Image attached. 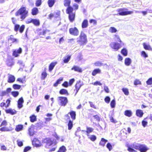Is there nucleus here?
<instances>
[{
	"label": "nucleus",
	"mask_w": 152,
	"mask_h": 152,
	"mask_svg": "<svg viewBox=\"0 0 152 152\" xmlns=\"http://www.w3.org/2000/svg\"><path fill=\"white\" fill-rule=\"evenodd\" d=\"M30 121L31 122H34L37 120L36 116L34 115H33L30 117Z\"/></svg>",
	"instance_id": "obj_38"
},
{
	"label": "nucleus",
	"mask_w": 152,
	"mask_h": 152,
	"mask_svg": "<svg viewBox=\"0 0 152 152\" xmlns=\"http://www.w3.org/2000/svg\"><path fill=\"white\" fill-rule=\"evenodd\" d=\"M64 5L65 6H68L67 7H71L70 6L71 3V0H64Z\"/></svg>",
	"instance_id": "obj_35"
},
{
	"label": "nucleus",
	"mask_w": 152,
	"mask_h": 152,
	"mask_svg": "<svg viewBox=\"0 0 152 152\" xmlns=\"http://www.w3.org/2000/svg\"><path fill=\"white\" fill-rule=\"evenodd\" d=\"M115 101L114 99H113L110 102V105L112 108H114L115 107Z\"/></svg>",
	"instance_id": "obj_46"
},
{
	"label": "nucleus",
	"mask_w": 152,
	"mask_h": 152,
	"mask_svg": "<svg viewBox=\"0 0 152 152\" xmlns=\"http://www.w3.org/2000/svg\"><path fill=\"white\" fill-rule=\"evenodd\" d=\"M38 140L36 138H34L33 140L32 141V144L35 145V146L36 147H39L41 146L42 144L41 142H39V143H36L37 141H38Z\"/></svg>",
	"instance_id": "obj_20"
},
{
	"label": "nucleus",
	"mask_w": 152,
	"mask_h": 152,
	"mask_svg": "<svg viewBox=\"0 0 152 152\" xmlns=\"http://www.w3.org/2000/svg\"><path fill=\"white\" fill-rule=\"evenodd\" d=\"M12 87L15 89H19L21 88V86L17 84H14L12 86Z\"/></svg>",
	"instance_id": "obj_48"
},
{
	"label": "nucleus",
	"mask_w": 152,
	"mask_h": 152,
	"mask_svg": "<svg viewBox=\"0 0 152 152\" xmlns=\"http://www.w3.org/2000/svg\"><path fill=\"white\" fill-rule=\"evenodd\" d=\"M124 45V43L123 42H121V43L117 42H112L110 44V47L114 49L115 51L118 50Z\"/></svg>",
	"instance_id": "obj_6"
},
{
	"label": "nucleus",
	"mask_w": 152,
	"mask_h": 152,
	"mask_svg": "<svg viewBox=\"0 0 152 152\" xmlns=\"http://www.w3.org/2000/svg\"><path fill=\"white\" fill-rule=\"evenodd\" d=\"M101 70L99 69H94L92 73V75L93 76H95L97 74L100 73Z\"/></svg>",
	"instance_id": "obj_36"
},
{
	"label": "nucleus",
	"mask_w": 152,
	"mask_h": 152,
	"mask_svg": "<svg viewBox=\"0 0 152 152\" xmlns=\"http://www.w3.org/2000/svg\"><path fill=\"white\" fill-rule=\"evenodd\" d=\"M23 102L24 100L22 97H21L19 99L18 101V107L19 109H21L23 107Z\"/></svg>",
	"instance_id": "obj_12"
},
{
	"label": "nucleus",
	"mask_w": 152,
	"mask_h": 152,
	"mask_svg": "<svg viewBox=\"0 0 152 152\" xmlns=\"http://www.w3.org/2000/svg\"><path fill=\"white\" fill-rule=\"evenodd\" d=\"M28 11L26 10L25 7L22 6L15 13L16 16L20 15V18L22 20L24 19L28 16Z\"/></svg>",
	"instance_id": "obj_1"
},
{
	"label": "nucleus",
	"mask_w": 152,
	"mask_h": 152,
	"mask_svg": "<svg viewBox=\"0 0 152 152\" xmlns=\"http://www.w3.org/2000/svg\"><path fill=\"white\" fill-rule=\"evenodd\" d=\"M128 150L130 152H136V151L134 150L133 148L130 147V146H129L128 148Z\"/></svg>",
	"instance_id": "obj_64"
},
{
	"label": "nucleus",
	"mask_w": 152,
	"mask_h": 152,
	"mask_svg": "<svg viewBox=\"0 0 152 152\" xmlns=\"http://www.w3.org/2000/svg\"><path fill=\"white\" fill-rule=\"evenodd\" d=\"M121 53L124 56H126L128 54V51L126 48H123L121 51Z\"/></svg>",
	"instance_id": "obj_37"
},
{
	"label": "nucleus",
	"mask_w": 152,
	"mask_h": 152,
	"mask_svg": "<svg viewBox=\"0 0 152 152\" xmlns=\"http://www.w3.org/2000/svg\"><path fill=\"white\" fill-rule=\"evenodd\" d=\"M62 86L66 88H67L69 86V84L68 82L65 81L62 84Z\"/></svg>",
	"instance_id": "obj_62"
},
{
	"label": "nucleus",
	"mask_w": 152,
	"mask_h": 152,
	"mask_svg": "<svg viewBox=\"0 0 152 152\" xmlns=\"http://www.w3.org/2000/svg\"><path fill=\"white\" fill-rule=\"evenodd\" d=\"M115 37L114 39L116 41L119 42L120 43H121V42H123L121 40L119 36L115 35Z\"/></svg>",
	"instance_id": "obj_51"
},
{
	"label": "nucleus",
	"mask_w": 152,
	"mask_h": 152,
	"mask_svg": "<svg viewBox=\"0 0 152 152\" xmlns=\"http://www.w3.org/2000/svg\"><path fill=\"white\" fill-rule=\"evenodd\" d=\"M0 131L2 132L9 131L10 130L8 128L6 127H3L0 128Z\"/></svg>",
	"instance_id": "obj_52"
},
{
	"label": "nucleus",
	"mask_w": 152,
	"mask_h": 152,
	"mask_svg": "<svg viewBox=\"0 0 152 152\" xmlns=\"http://www.w3.org/2000/svg\"><path fill=\"white\" fill-rule=\"evenodd\" d=\"M75 80L74 78H72L70 79L69 80V86L72 85L73 83L74 82Z\"/></svg>",
	"instance_id": "obj_63"
},
{
	"label": "nucleus",
	"mask_w": 152,
	"mask_h": 152,
	"mask_svg": "<svg viewBox=\"0 0 152 152\" xmlns=\"http://www.w3.org/2000/svg\"><path fill=\"white\" fill-rule=\"evenodd\" d=\"M63 80V77H61L59 79L57 80L56 82L54 84L53 86L55 87L57 86L58 84H60Z\"/></svg>",
	"instance_id": "obj_28"
},
{
	"label": "nucleus",
	"mask_w": 152,
	"mask_h": 152,
	"mask_svg": "<svg viewBox=\"0 0 152 152\" xmlns=\"http://www.w3.org/2000/svg\"><path fill=\"white\" fill-rule=\"evenodd\" d=\"M66 151V149L65 147L63 145L59 148L58 152H65Z\"/></svg>",
	"instance_id": "obj_41"
},
{
	"label": "nucleus",
	"mask_w": 152,
	"mask_h": 152,
	"mask_svg": "<svg viewBox=\"0 0 152 152\" xmlns=\"http://www.w3.org/2000/svg\"><path fill=\"white\" fill-rule=\"evenodd\" d=\"M86 132L87 133V135L88 136H89V134L92 132L94 130V129L93 128L88 126L86 127Z\"/></svg>",
	"instance_id": "obj_34"
},
{
	"label": "nucleus",
	"mask_w": 152,
	"mask_h": 152,
	"mask_svg": "<svg viewBox=\"0 0 152 152\" xmlns=\"http://www.w3.org/2000/svg\"><path fill=\"white\" fill-rule=\"evenodd\" d=\"M77 42L81 45H85L87 42V36L83 31H81L79 37L77 38Z\"/></svg>",
	"instance_id": "obj_3"
},
{
	"label": "nucleus",
	"mask_w": 152,
	"mask_h": 152,
	"mask_svg": "<svg viewBox=\"0 0 152 152\" xmlns=\"http://www.w3.org/2000/svg\"><path fill=\"white\" fill-rule=\"evenodd\" d=\"M42 143L46 144L45 147L47 148H48L49 146L53 144V142L50 138H46L42 139Z\"/></svg>",
	"instance_id": "obj_8"
},
{
	"label": "nucleus",
	"mask_w": 152,
	"mask_h": 152,
	"mask_svg": "<svg viewBox=\"0 0 152 152\" xmlns=\"http://www.w3.org/2000/svg\"><path fill=\"white\" fill-rule=\"evenodd\" d=\"M34 125L32 124L30 127L28 128V134L30 136H33L35 134L34 130Z\"/></svg>",
	"instance_id": "obj_13"
},
{
	"label": "nucleus",
	"mask_w": 152,
	"mask_h": 152,
	"mask_svg": "<svg viewBox=\"0 0 152 152\" xmlns=\"http://www.w3.org/2000/svg\"><path fill=\"white\" fill-rule=\"evenodd\" d=\"M143 45L144 48L146 50H152V49L151 48L150 45L145 43H143Z\"/></svg>",
	"instance_id": "obj_24"
},
{
	"label": "nucleus",
	"mask_w": 152,
	"mask_h": 152,
	"mask_svg": "<svg viewBox=\"0 0 152 152\" xmlns=\"http://www.w3.org/2000/svg\"><path fill=\"white\" fill-rule=\"evenodd\" d=\"M106 147L108 149L109 151H110L112 149V146L110 143H108L106 145Z\"/></svg>",
	"instance_id": "obj_53"
},
{
	"label": "nucleus",
	"mask_w": 152,
	"mask_h": 152,
	"mask_svg": "<svg viewBox=\"0 0 152 152\" xmlns=\"http://www.w3.org/2000/svg\"><path fill=\"white\" fill-rule=\"evenodd\" d=\"M68 129L69 130H71L73 126V121L71 120L69 121L68 124Z\"/></svg>",
	"instance_id": "obj_39"
},
{
	"label": "nucleus",
	"mask_w": 152,
	"mask_h": 152,
	"mask_svg": "<svg viewBox=\"0 0 152 152\" xmlns=\"http://www.w3.org/2000/svg\"><path fill=\"white\" fill-rule=\"evenodd\" d=\"M38 9L37 7L33 8L31 10V13L33 15H36L38 13Z\"/></svg>",
	"instance_id": "obj_25"
},
{
	"label": "nucleus",
	"mask_w": 152,
	"mask_h": 152,
	"mask_svg": "<svg viewBox=\"0 0 152 152\" xmlns=\"http://www.w3.org/2000/svg\"><path fill=\"white\" fill-rule=\"evenodd\" d=\"M68 114L70 115L71 117L73 120H74L76 119V113L75 111L71 110L69 113Z\"/></svg>",
	"instance_id": "obj_18"
},
{
	"label": "nucleus",
	"mask_w": 152,
	"mask_h": 152,
	"mask_svg": "<svg viewBox=\"0 0 152 152\" xmlns=\"http://www.w3.org/2000/svg\"><path fill=\"white\" fill-rule=\"evenodd\" d=\"M88 20L85 19H84L82 23L81 26L82 28H86L88 27Z\"/></svg>",
	"instance_id": "obj_17"
},
{
	"label": "nucleus",
	"mask_w": 152,
	"mask_h": 152,
	"mask_svg": "<svg viewBox=\"0 0 152 152\" xmlns=\"http://www.w3.org/2000/svg\"><path fill=\"white\" fill-rule=\"evenodd\" d=\"M15 77L12 75H10L8 77L7 82L9 83H12L15 81Z\"/></svg>",
	"instance_id": "obj_22"
},
{
	"label": "nucleus",
	"mask_w": 152,
	"mask_h": 152,
	"mask_svg": "<svg viewBox=\"0 0 152 152\" xmlns=\"http://www.w3.org/2000/svg\"><path fill=\"white\" fill-rule=\"evenodd\" d=\"M42 4V0H37L36 3V6L37 7H39Z\"/></svg>",
	"instance_id": "obj_54"
},
{
	"label": "nucleus",
	"mask_w": 152,
	"mask_h": 152,
	"mask_svg": "<svg viewBox=\"0 0 152 152\" xmlns=\"http://www.w3.org/2000/svg\"><path fill=\"white\" fill-rule=\"evenodd\" d=\"M113 115V112H112L111 115L110 117V121L112 123H116L117 122V121L113 118V117L112 116Z\"/></svg>",
	"instance_id": "obj_45"
},
{
	"label": "nucleus",
	"mask_w": 152,
	"mask_h": 152,
	"mask_svg": "<svg viewBox=\"0 0 152 152\" xmlns=\"http://www.w3.org/2000/svg\"><path fill=\"white\" fill-rule=\"evenodd\" d=\"M56 2L55 0H48V4L50 7H52Z\"/></svg>",
	"instance_id": "obj_30"
},
{
	"label": "nucleus",
	"mask_w": 152,
	"mask_h": 152,
	"mask_svg": "<svg viewBox=\"0 0 152 152\" xmlns=\"http://www.w3.org/2000/svg\"><path fill=\"white\" fill-rule=\"evenodd\" d=\"M88 138L92 141H94L96 140V137L95 135H92L89 137Z\"/></svg>",
	"instance_id": "obj_49"
},
{
	"label": "nucleus",
	"mask_w": 152,
	"mask_h": 152,
	"mask_svg": "<svg viewBox=\"0 0 152 152\" xmlns=\"http://www.w3.org/2000/svg\"><path fill=\"white\" fill-rule=\"evenodd\" d=\"M69 31L70 34L74 36H78L79 34V31L76 27L70 28Z\"/></svg>",
	"instance_id": "obj_10"
},
{
	"label": "nucleus",
	"mask_w": 152,
	"mask_h": 152,
	"mask_svg": "<svg viewBox=\"0 0 152 152\" xmlns=\"http://www.w3.org/2000/svg\"><path fill=\"white\" fill-rule=\"evenodd\" d=\"M132 63V60L129 58H127L125 59L124 61V64L127 66H129Z\"/></svg>",
	"instance_id": "obj_21"
},
{
	"label": "nucleus",
	"mask_w": 152,
	"mask_h": 152,
	"mask_svg": "<svg viewBox=\"0 0 152 152\" xmlns=\"http://www.w3.org/2000/svg\"><path fill=\"white\" fill-rule=\"evenodd\" d=\"M17 142L18 145L19 147H21L23 145V143L22 141L17 140Z\"/></svg>",
	"instance_id": "obj_61"
},
{
	"label": "nucleus",
	"mask_w": 152,
	"mask_h": 152,
	"mask_svg": "<svg viewBox=\"0 0 152 152\" xmlns=\"http://www.w3.org/2000/svg\"><path fill=\"white\" fill-rule=\"evenodd\" d=\"M5 112L7 113H9L12 115H14L17 113L16 110L14 109H12L10 108L6 110Z\"/></svg>",
	"instance_id": "obj_16"
},
{
	"label": "nucleus",
	"mask_w": 152,
	"mask_h": 152,
	"mask_svg": "<svg viewBox=\"0 0 152 152\" xmlns=\"http://www.w3.org/2000/svg\"><path fill=\"white\" fill-rule=\"evenodd\" d=\"M11 94L15 97H17L19 94V93L18 91H13L11 92Z\"/></svg>",
	"instance_id": "obj_47"
},
{
	"label": "nucleus",
	"mask_w": 152,
	"mask_h": 152,
	"mask_svg": "<svg viewBox=\"0 0 152 152\" xmlns=\"http://www.w3.org/2000/svg\"><path fill=\"white\" fill-rule=\"evenodd\" d=\"M25 28V26L24 25H22L20 26L19 24H16L15 25L14 30L16 32L19 31L20 33H22L23 32Z\"/></svg>",
	"instance_id": "obj_9"
},
{
	"label": "nucleus",
	"mask_w": 152,
	"mask_h": 152,
	"mask_svg": "<svg viewBox=\"0 0 152 152\" xmlns=\"http://www.w3.org/2000/svg\"><path fill=\"white\" fill-rule=\"evenodd\" d=\"M47 74L45 72H43L41 74V79L45 80L47 77Z\"/></svg>",
	"instance_id": "obj_50"
},
{
	"label": "nucleus",
	"mask_w": 152,
	"mask_h": 152,
	"mask_svg": "<svg viewBox=\"0 0 152 152\" xmlns=\"http://www.w3.org/2000/svg\"><path fill=\"white\" fill-rule=\"evenodd\" d=\"M122 91L124 94L126 95H128L129 94V92L128 88H123L122 89Z\"/></svg>",
	"instance_id": "obj_44"
},
{
	"label": "nucleus",
	"mask_w": 152,
	"mask_h": 152,
	"mask_svg": "<svg viewBox=\"0 0 152 152\" xmlns=\"http://www.w3.org/2000/svg\"><path fill=\"white\" fill-rule=\"evenodd\" d=\"M83 83L80 80L77 81L75 85V89L79 90L81 87L83 85Z\"/></svg>",
	"instance_id": "obj_14"
},
{
	"label": "nucleus",
	"mask_w": 152,
	"mask_h": 152,
	"mask_svg": "<svg viewBox=\"0 0 152 152\" xmlns=\"http://www.w3.org/2000/svg\"><path fill=\"white\" fill-rule=\"evenodd\" d=\"M60 11H59L57 10L56 12H55L53 13V14L54 15V17L55 18H58L60 16Z\"/></svg>",
	"instance_id": "obj_43"
},
{
	"label": "nucleus",
	"mask_w": 152,
	"mask_h": 152,
	"mask_svg": "<svg viewBox=\"0 0 152 152\" xmlns=\"http://www.w3.org/2000/svg\"><path fill=\"white\" fill-rule=\"evenodd\" d=\"M18 63L20 66L19 70L22 71L23 70V68L25 64L23 62V61L21 60L18 61Z\"/></svg>",
	"instance_id": "obj_29"
},
{
	"label": "nucleus",
	"mask_w": 152,
	"mask_h": 152,
	"mask_svg": "<svg viewBox=\"0 0 152 152\" xmlns=\"http://www.w3.org/2000/svg\"><path fill=\"white\" fill-rule=\"evenodd\" d=\"M32 23L35 26H39L40 24V22L38 20L33 19L32 20Z\"/></svg>",
	"instance_id": "obj_40"
},
{
	"label": "nucleus",
	"mask_w": 152,
	"mask_h": 152,
	"mask_svg": "<svg viewBox=\"0 0 152 152\" xmlns=\"http://www.w3.org/2000/svg\"><path fill=\"white\" fill-rule=\"evenodd\" d=\"M143 114L142 111L140 110L137 109L136 110V115L139 117H142Z\"/></svg>",
	"instance_id": "obj_19"
},
{
	"label": "nucleus",
	"mask_w": 152,
	"mask_h": 152,
	"mask_svg": "<svg viewBox=\"0 0 152 152\" xmlns=\"http://www.w3.org/2000/svg\"><path fill=\"white\" fill-rule=\"evenodd\" d=\"M94 64L95 66H100L102 65L103 63L100 61H97L95 62Z\"/></svg>",
	"instance_id": "obj_58"
},
{
	"label": "nucleus",
	"mask_w": 152,
	"mask_h": 152,
	"mask_svg": "<svg viewBox=\"0 0 152 152\" xmlns=\"http://www.w3.org/2000/svg\"><path fill=\"white\" fill-rule=\"evenodd\" d=\"M71 56L70 55H67L64 58L63 62L64 63H67L71 58Z\"/></svg>",
	"instance_id": "obj_32"
},
{
	"label": "nucleus",
	"mask_w": 152,
	"mask_h": 152,
	"mask_svg": "<svg viewBox=\"0 0 152 152\" xmlns=\"http://www.w3.org/2000/svg\"><path fill=\"white\" fill-rule=\"evenodd\" d=\"M104 100L106 103H108L110 102V99L109 96H106L104 98Z\"/></svg>",
	"instance_id": "obj_59"
},
{
	"label": "nucleus",
	"mask_w": 152,
	"mask_h": 152,
	"mask_svg": "<svg viewBox=\"0 0 152 152\" xmlns=\"http://www.w3.org/2000/svg\"><path fill=\"white\" fill-rule=\"evenodd\" d=\"M59 92L61 94H66L67 95H69L67 91L65 89H61Z\"/></svg>",
	"instance_id": "obj_33"
},
{
	"label": "nucleus",
	"mask_w": 152,
	"mask_h": 152,
	"mask_svg": "<svg viewBox=\"0 0 152 152\" xmlns=\"http://www.w3.org/2000/svg\"><path fill=\"white\" fill-rule=\"evenodd\" d=\"M117 11L118 12L119 15L121 16L130 15L133 12L132 11H128V9L126 8L119 9L117 10Z\"/></svg>",
	"instance_id": "obj_5"
},
{
	"label": "nucleus",
	"mask_w": 152,
	"mask_h": 152,
	"mask_svg": "<svg viewBox=\"0 0 152 152\" xmlns=\"http://www.w3.org/2000/svg\"><path fill=\"white\" fill-rule=\"evenodd\" d=\"M31 147L29 146H27L23 150L24 152H27L28 151L30 150L31 149Z\"/></svg>",
	"instance_id": "obj_57"
},
{
	"label": "nucleus",
	"mask_w": 152,
	"mask_h": 152,
	"mask_svg": "<svg viewBox=\"0 0 152 152\" xmlns=\"http://www.w3.org/2000/svg\"><path fill=\"white\" fill-rule=\"evenodd\" d=\"M117 31V29L114 27H110L109 30V31L111 33H115Z\"/></svg>",
	"instance_id": "obj_42"
},
{
	"label": "nucleus",
	"mask_w": 152,
	"mask_h": 152,
	"mask_svg": "<svg viewBox=\"0 0 152 152\" xmlns=\"http://www.w3.org/2000/svg\"><path fill=\"white\" fill-rule=\"evenodd\" d=\"M23 128V125L21 124H19L16 126L15 130L16 131L18 132L22 130Z\"/></svg>",
	"instance_id": "obj_26"
},
{
	"label": "nucleus",
	"mask_w": 152,
	"mask_h": 152,
	"mask_svg": "<svg viewBox=\"0 0 152 152\" xmlns=\"http://www.w3.org/2000/svg\"><path fill=\"white\" fill-rule=\"evenodd\" d=\"M57 64V62H52L50 64L49 66V71L51 72L53 70L55 66Z\"/></svg>",
	"instance_id": "obj_23"
},
{
	"label": "nucleus",
	"mask_w": 152,
	"mask_h": 152,
	"mask_svg": "<svg viewBox=\"0 0 152 152\" xmlns=\"http://www.w3.org/2000/svg\"><path fill=\"white\" fill-rule=\"evenodd\" d=\"M108 142V140L104 138H102L101 141L99 143V145L103 146H104L105 143Z\"/></svg>",
	"instance_id": "obj_27"
},
{
	"label": "nucleus",
	"mask_w": 152,
	"mask_h": 152,
	"mask_svg": "<svg viewBox=\"0 0 152 152\" xmlns=\"http://www.w3.org/2000/svg\"><path fill=\"white\" fill-rule=\"evenodd\" d=\"M132 148L139 150L140 152H146L149 149L145 145L139 144H134Z\"/></svg>",
	"instance_id": "obj_4"
},
{
	"label": "nucleus",
	"mask_w": 152,
	"mask_h": 152,
	"mask_svg": "<svg viewBox=\"0 0 152 152\" xmlns=\"http://www.w3.org/2000/svg\"><path fill=\"white\" fill-rule=\"evenodd\" d=\"M124 115L128 117H130L132 115V113L131 110H127L124 112Z\"/></svg>",
	"instance_id": "obj_31"
},
{
	"label": "nucleus",
	"mask_w": 152,
	"mask_h": 152,
	"mask_svg": "<svg viewBox=\"0 0 152 152\" xmlns=\"http://www.w3.org/2000/svg\"><path fill=\"white\" fill-rule=\"evenodd\" d=\"M148 85H151L152 84V77L149 78L146 82Z\"/></svg>",
	"instance_id": "obj_55"
},
{
	"label": "nucleus",
	"mask_w": 152,
	"mask_h": 152,
	"mask_svg": "<svg viewBox=\"0 0 152 152\" xmlns=\"http://www.w3.org/2000/svg\"><path fill=\"white\" fill-rule=\"evenodd\" d=\"M141 55L144 57L146 58L148 57V55L144 51H142L141 52Z\"/></svg>",
	"instance_id": "obj_56"
},
{
	"label": "nucleus",
	"mask_w": 152,
	"mask_h": 152,
	"mask_svg": "<svg viewBox=\"0 0 152 152\" xmlns=\"http://www.w3.org/2000/svg\"><path fill=\"white\" fill-rule=\"evenodd\" d=\"M22 52V49L21 48H19L18 49H15L13 51L12 56L15 57H18Z\"/></svg>",
	"instance_id": "obj_11"
},
{
	"label": "nucleus",
	"mask_w": 152,
	"mask_h": 152,
	"mask_svg": "<svg viewBox=\"0 0 152 152\" xmlns=\"http://www.w3.org/2000/svg\"><path fill=\"white\" fill-rule=\"evenodd\" d=\"M58 100L61 106H65L68 102L67 98L65 97L59 96L58 97Z\"/></svg>",
	"instance_id": "obj_7"
},
{
	"label": "nucleus",
	"mask_w": 152,
	"mask_h": 152,
	"mask_svg": "<svg viewBox=\"0 0 152 152\" xmlns=\"http://www.w3.org/2000/svg\"><path fill=\"white\" fill-rule=\"evenodd\" d=\"M73 8L72 7H69L66 9V13L69 14V19L71 22H72L75 20V11L73 12Z\"/></svg>",
	"instance_id": "obj_2"
},
{
	"label": "nucleus",
	"mask_w": 152,
	"mask_h": 152,
	"mask_svg": "<svg viewBox=\"0 0 152 152\" xmlns=\"http://www.w3.org/2000/svg\"><path fill=\"white\" fill-rule=\"evenodd\" d=\"M67 28L66 27L65 25H64L60 29V30L62 31L63 32H65L66 31Z\"/></svg>",
	"instance_id": "obj_60"
},
{
	"label": "nucleus",
	"mask_w": 152,
	"mask_h": 152,
	"mask_svg": "<svg viewBox=\"0 0 152 152\" xmlns=\"http://www.w3.org/2000/svg\"><path fill=\"white\" fill-rule=\"evenodd\" d=\"M71 69L79 72H82V69L79 66H73V67Z\"/></svg>",
	"instance_id": "obj_15"
}]
</instances>
